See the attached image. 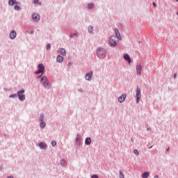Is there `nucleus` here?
Segmentation results:
<instances>
[{
  "label": "nucleus",
  "mask_w": 178,
  "mask_h": 178,
  "mask_svg": "<svg viewBox=\"0 0 178 178\" xmlns=\"http://www.w3.org/2000/svg\"><path fill=\"white\" fill-rule=\"evenodd\" d=\"M115 35L110 37L109 45H111V47H116V45H118V42H119V40H121L120 33H119V30L118 29H115Z\"/></svg>",
  "instance_id": "1"
},
{
  "label": "nucleus",
  "mask_w": 178,
  "mask_h": 178,
  "mask_svg": "<svg viewBox=\"0 0 178 178\" xmlns=\"http://www.w3.org/2000/svg\"><path fill=\"white\" fill-rule=\"evenodd\" d=\"M97 56L100 59H104L106 56V51L104 48H99L97 50Z\"/></svg>",
  "instance_id": "2"
},
{
  "label": "nucleus",
  "mask_w": 178,
  "mask_h": 178,
  "mask_svg": "<svg viewBox=\"0 0 178 178\" xmlns=\"http://www.w3.org/2000/svg\"><path fill=\"white\" fill-rule=\"evenodd\" d=\"M40 83H42L44 87H45L46 88H49L51 87V83H49V82L48 81V79L47 78V76L42 77Z\"/></svg>",
  "instance_id": "3"
},
{
  "label": "nucleus",
  "mask_w": 178,
  "mask_h": 178,
  "mask_svg": "<svg viewBox=\"0 0 178 178\" xmlns=\"http://www.w3.org/2000/svg\"><path fill=\"white\" fill-rule=\"evenodd\" d=\"M38 67V70L35 72V74H40V73L43 74L44 72H45V67L44 66L43 64H39Z\"/></svg>",
  "instance_id": "4"
},
{
  "label": "nucleus",
  "mask_w": 178,
  "mask_h": 178,
  "mask_svg": "<svg viewBox=\"0 0 178 178\" xmlns=\"http://www.w3.org/2000/svg\"><path fill=\"white\" fill-rule=\"evenodd\" d=\"M17 96L19 101H24L26 99V95H24V90H20L17 92Z\"/></svg>",
  "instance_id": "5"
},
{
  "label": "nucleus",
  "mask_w": 178,
  "mask_h": 178,
  "mask_svg": "<svg viewBox=\"0 0 178 178\" xmlns=\"http://www.w3.org/2000/svg\"><path fill=\"white\" fill-rule=\"evenodd\" d=\"M136 104H139L140 98H141V90L139 89V88H138L136 90Z\"/></svg>",
  "instance_id": "6"
},
{
  "label": "nucleus",
  "mask_w": 178,
  "mask_h": 178,
  "mask_svg": "<svg viewBox=\"0 0 178 178\" xmlns=\"http://www.w3.org/2000/svg\"><path fill=\"white\" fill-rule=\"evenodd\" d=\"M8 5L13 6V5H20V3L17 2L16 0H9Z\"/></svg>",
  "instance_id": "7"
},
{
  "label": "nucleus",
  "mask_w": 178,
  "mask_h": 178,
  "mask_svg": "<svg viewBox=\"0 0 178 178\" xmlns=\"http://www.w3.org/2000/svg\"><path fill=\"white\" fill-rule=\"evenodd\" d=\"M32 18L34 22H38V20H40V15L36 13L33 14Z\"/></svg>",
  "instance_id": "8"
},
{
  "label": "nucleus",
  "mask_w": 178,
  "mask_h": 178,
  "mask_svg": "<svg viewBox=\"0 0 178 178\" xmlns=\"http://www.w3.org/2000/svg\"><path fill=\"white\" fill-rule=\"evenodd\" d=\"M92 77V72L87 73L85 76L86 80H88V81H90Z\"/></svg>",
  "instance_id": "9"
},
{
  "label": "nucleus",
  "mask_w": 178,
  "mask_h": 178,
  "mask_svg": "<svg viewBox=\"0 0 178 178\" xmlns=\"http://www.w3.org/2000/svg\"><path fill=\"white\" fill-rule=\"evenodd\" d=\"M141 70H143V66H141V65H137L136 66V72H137V74L138 76H140V74H141Z\"/></svg>",
  "instance_id": "10"
},
{
  "label": "nucleus",
  "mask_w": 178,
  "mask_h": 178,
  "mask_svg": "<svg viewBox=\"0 0 178 178\" xmlns=\"http://www.w3.org/2000/svg\"><path fill=\"white\" fill-rule=\"evenodd\" d=\"M124 99H126V94H122L119 98L118 101L122 103L124 102Z\"/></svg>",
  "instance_id": "11"
},
{
  "label": "nucleus",
  "mask_w": 178,
  "mask_h": 178,
  "mask_svg": "<svg viewBox=\"0 0 178 178\" xmlns=\"http://www.w3.org/2000/svg\"><path fill=\"white\" fill-rule=\"evenodd\" d=\"M124 58L125 60H127L128 63H131V58H130V56L129 54H124Z\"/></svg>",
  "instance_id": "12"
},
{
  "label": "nucleus",
  "mask_w": 178,
  "mask_h": 178,
  "mask_svg": "<svg viewBox=\"0 0 178 178\" xmlns=\"http://www.w3.org/2000/svg\"><path fill=\"white\" fill-rule=\"evenodd\" d=\"M10 38H11V40H14V38H16V31H11L10 33Z\"/></svg>",
  "instance_id": "13"
},
{
  "label": "nucleus",
  "mask_w": 178,
  "mask_h": 178,
  "mask_svg": "<svg viewBox=\"0 0 178 178\" xmlns=\"http://www.w3.org/2000/svg\"><path fill=\"white\" fill-rule=\"evenodd\" d=\"M56 61L58 63H62V62H63V58L60 56H57L56 57Z\"/></svg>",
  "instance_id": "14"
},
{
  "label": "nucleus",
  "mask_w": 178,
  "mask_h": 178,
  "mask_svg": "<svg viewBox=\"0 0 178 178\" xmlns=\"http://www.w3.org/2000/svg\"><path fill=\"white\" fill-rule=\"evenodd\" d=\"M39 147L41 149H45L47 148V145L44 143H40Z\"/></svg>",
  "instance_id": "15"
},
{
  "label": "nucleus",
  "mask_w": 178,
  "mask_h": 178,
  "mask_svg": "<svg viewBox=\"0 0 178 178\" xmlns=\"http://www.w3.org/2000/svg\"><path fill=\"white\" fill-rule=\"evenodd\" d=\"M85 144H86V145H90L91 144V138H87L85 140Z\"/></svg>",
  "instance_id": "16"
},
{
  "label": "nucleus",
  "mask_w": 178,
  "mask_h": 178,
  "mask_svg": "<svg viewBox=\"0 0 178 178\" xmlns=\"http://www.w3.org/2000/svg\"><path fill=\"white\" fill-rule=\"evenodd\" d=\"M60 53L61 55H63V56H66V50H65V49H60Z\"/></svg>",
  "instance_id": "17"
},
{
  "label": "nucleus",
  "mask_w": 178,
  "mask_h": 178,
  "mask_svg": "<svg viewBox=\"0 0 178 178\" xmlns=\"http://www.w3.org/2000/svg\"><path fill=\"white\" fill-rule=\"evenodd\" d=\"M148 176H149V172H145L142 175V177H143V178H148Z\"/></svg>",
  "instance_id": "18"
},
{
  "label": "nucleus",
  "mask_w": 178,
  "mask_h": 178,
  "mask_svg": "<svg viewBox=\"0 0 178 178\" xmlns=\"http://www.w3.org/2000/svg\"><path fill=\"white\" fill-rule=\"evenodd\" d=\"M88 31H89V33H93V31H94V28H93L92 26H90L88 27Z\"/></svg>",
  "instance_id": "19"
},
{
  "label": "nucleus",
  "mask_w": 178,
  "mask_h": 178,
  "mask_svg": "<svg viewBox=\"0 0 178 178\" xmlns=\"http://www.w3.org/2000/svg\"><path fill=\"white\" fill-rule=\"evenodd\" d=\"M88 9H92L94 8V3H90L88 5Z\"/></svg>",
  "instance_id": "20"
},
{
  "label": "nucleus",
  "mask_w": 178,
  "mask_h": 178,
  "mask_svg": "<svg viewBox=\"0 0 178 178\" xmlns=\"http://www.w3.org/2000/svg\"><path fill=\"white\" fill-rule=\"evenodd\" d=\"M120 177L124 178V174H123V172H122V170H120Z\"/></svg>",
  "instance_id": "21"
},
{
  "label": "nucleus",
  "mask_w": 178,
  "mask_h": 178,
  "mask_svg": "<svg viewBox=\"0 0 178 178\" xmlns=\"http://www.w3.org/2000/svg\"><path fill=\"white\" fill-rule=\"evenodd\" d=\"M40 127H44L46 126L45 122H44V121L41 122L40 124Z\"/></svg>",
  "instance_id": "22"
},
{
  "label": "nucleus",
  "mask_w": 178,
  "mask_h": 178,
  "mask_svg": "<svg viewBox=\"0 0 178 178\" xmlns=\"http://www.w3.org/2000/svg\"><path fill=\"white\" fill-rule=\"evenodd\" d=\"M40 122H44V114H41L40 116Z\"/></svg>",
  "instance_id": "23"
},
{
  "label": "nucleus",
  "mask_w": 178,
  "mask_h": 178,
  "mask_svg": "<svg viewBox=\"0 0 178 178\" xmlns=\"http://www.w3.org/2000/svg\"><path fill=\"white\" fill-rule=\"evenodd\" d=\"M14 9H15V10H20V6L16 5V6H15Z\"/></svg>",
  "instance_id": "24"
},
{
  "label": "nucleus",
  "mask_w": 178,
  "mask_h": 178,
  "mask_svg": "<svg viewBox=\"0 0 178 178\" xmlns=\"http://www.w3.org/2000/svg\"><path fill=\"white\" fill-rule=\"evenodd\" d=\"M51 145H52V147H55V145H56V141L52 140L51 141Z\"/></svg>",
  "instance_id": "25"
},
{
  "label": "nucleus",
  "mask_w": 178,
  "mask_h": 178,
  "mask_svg": "<svg viewBox=\"0 0 178 178\" xmlns=\"http://www.w3.org/2000/svg\"><path fill=\"white\" fill-rule=\"evenodd\" d=\"M134 153L136 154V155H137L138 156V155H139L138 150L134 149Z\"/></svg>",
  "instance_id": "26"
},
{
  "label": "nucleus",
  "mask_w": 178,
  "mask_h": 178,
  "mask_svg": "<svg viewBox=\"0 0 178 178\" xmlns=\"http://www.w3.org/2000/svg\"><path fill=\"white\" fill-rule=\"evenodd\" d=\"M60 163L62 166H65V160L64 159L61 160Z\"/></svg>",
  "instance_id": "27"
},
{
  "label": "nucleus",
  "mask_w": 178,
  "mask_h": 178,
  "mask_svg": "<svg viewBox=\"0 0 178 178\" xmlns=\"http://www.w3.org/2000/svg\"><path fill=\"white\" fill-rule=\"evenodd\" d=\"M46 48L47 50L51 49V44H47Z\"/></svg>",
  "instance_id": "28"
},
{
  "label": "nucleus",
  "mask_w": 178,
  "mask_h": 178,
  "mask_svg": "<svg viewBox=\"0 0 178 178\" xmlns=\"http://www.w3.org/2000/svg\"><path fill=\"white\" fill-rule=\"evenodd\" d=\"M17 97L16 95H10L9 96L10 98H15V97Z\"/></svg>",
  "instance_id": "29"
},
{
  "label": "nucleus",
  "mask_w": 178,
  "mask_h": 178,
  "mask_svg": "<svg viewBox=\"0 0 178 178\" xmlns=\"http://www.w3.org/2000/svg\"><path fill=\"white\" fill-rule=\"evenodd\" d=\"M92 178H98V175H93L91 176Z\"/></svg>",
  "instance_id": "30"
},
{
  "label": "nucleus",
  "mask_w": 178,
  "mask_h": 178,
  "mask_svg": "<svg viewBox=\"0 0 178 178\" xmlns=\"http://www.w3.org/2000/svg\"><path fill=\"white\" fill-rule=\"evenodd\" d=\"M33 3H35V4L38 3V0H34V1H33Z\"/></svg>",
  "instance_id": "31"
},
{
  "label": "nucleus",
  "mask_w": 178,
  "mask_h": 178,
  "mask_svg": "<svg viewBox=\"0 0 178 178\" xmlns=\"http://www.w3.org/2000/svg\"><path fill=\"white\" fill-rule=\"evenodd\" d=\"M74 35H78L77 33H74V34H73V35H70L71 38H73V36H74Z\"/></svg>",
  "instance_id": "32"
},
{
  "label": "nucleus",
  "mask_w": 178,
  "mask_h": 178,
  "mask_svg": "<svg viewBox=\"0 0 178 178\" xmlns=\"http://www.w3.org/2000/svg\"><path fill=\"white\" fill-rule=\"evenodd\" d=\"M153 5H154V8L156 6V4L155 3V2H153Z\"/></svg>",
  "instance_id": "33"
},
{
  "label": "nucleus",
  "mask_w": 178,
  "mask_h": 178,
  "mask_svg": "<svg viewBox=\"0 0 178 178\" xmlns=\"http://www.w3.org/2000/svg\"><path fill=\"white\" fill-rule=\"evenodd\" d=\"M159 177L158 175H155L154 178H159Z\"/></svg>",
  "instance_id": "34"
},
{
  "label": "nucleus",
  "mask_w": 178,
  "mask_h": 178,
  "mask_svg": "<svg viewBox=\"0 0 178 178\" xmlns=\"http://www.w3.org/2000/svg\"><path fill=\"white\" fill-rule=\"evenodd\" d=\"M174 79H176V74H174Z\"/></svg>",
  "instance_id": "35"
},
{
  "label": "nucleus",
  "mask_w": 178,
  "mask_h": 178,
  "mask_svg": "<svg viewBox=\"0 0 178 178\" xmlns=\"http://www.w3.org/2000/svg\"><path fill=\"white\" fill-rule=\"evenodd\" d=\"M8 178H13V177H8Z\"/></svg>",
  "instance_id": "36"
},
{
  "label": "nucleus",
  "mask_w": 178,
  "mask_h": 178,
  "mask_svg": "<svg viewBox=\"0 0 178 178\" xmlns=\"http://www.w3.org/2000/svg\"><path fill=\"white\" fill-rule=\"evenodd\" d=\"M167 151H169V147L167 149Z\"/></svg>",
  "instance_id": "37"
},
{
  "label": "nucleus",
  "mask_w": 178,
  "mask_h": 178,
  "mask_svg": "<svg viewBox=\"0 0 178 178\" xmlns=\"http://www.w3.org/2000/svg\"><path fill=\"white\" fill-rule=\"evenodd\" d=\"M177 15L178 16V12L177 13Z\"/></svg>",
  "instance_id": "38"
},
{
  "label": "nucleus",
  "mask_w": 178,
  "mask_h": 178,
  "mask_svg": "<svg viewBox=\"0 0 178 178\" xmlns=\"http://www.w3.org/2000/svg\"><path fill=\"white\" fill-rule=\"evenodd\" d=\"M152 146H151L149 148H152Z\"/></svg>",
  "instance_id": "39"
},
{
  "label": "nucleus",
  "mask_w": 178,
  "mask_h": 178,
  "mask_svg": "<svg viewBox=\"0 0 178 178\" xmlns=\"http://www.w3.org/2000/svg\"><path fill=\"white\" fill-rule=\"evenodd\" d=\"M177 2H178V0H177Z\"/></svg>",
  "instance_id": "40"
}]
</instances>
